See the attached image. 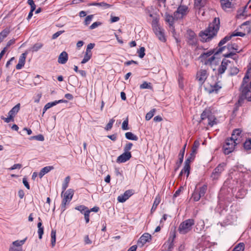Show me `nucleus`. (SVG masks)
I'll return each mask as SVG.
<instances>
[{"mask_svg": "<svg viewBox=\"0 0 251 251\" xmlns=\"http://www.w3.org/2000/svg\"><path fill=\"white\" fill-rule=\"evenodd\" d=\"M220 19L215 18L208 27L204 31H201L199 36L201 38L202 42H207L211 40L214 36H216L220 28Z\"/></svg>", "mask_w": 251, "mask_h": 251, "instance_id": "nucleus-1", "label": "nucleus"}, {"mask_svg": "<svg viewBox=\"0 0 251 251\" xmlns=\"http://www.w3.org/2000/svg\"><path fill=\"white\" fill-rule=\"evenodd\" d=\"M75 191L72 189H69L63 193L62 202L60 205L61 212H63L66 209V206L69 205L72 200Z\"/></svg>", "mask_w": 251, "mask_h": 251, "instance_id": "nucleus-2", "label": "nucleus"}, {"mask_svg": "<svg viewBox=\"0 0 251 251\" xmlns=\"http://www.w3.org/2000/svg\"><path fill=\"white\" fill-rule=\"evenodd\" d=\"M195 224L193 219H189L182 222L179 225L178 231L180 234H185L192 230V226Z\"/></svg>", "mask_w": 251, "mask_h": 251, "instance_id": "nucleus-3", "label": "nucleus"}, {"mask_svg": "<svg viewBox=\"0 0 251 251\" xmlns=\"http://www.w3.org/2000/svg\"><path fill=\"white\" fill-rule=\"evenodd\" d=\"M251 77V69H248L245 73V76L243 78L241 84L239 88V91H242L244 95L247 94L249 90L248 89V82L250 81V78Z\"/></svg>", "mask_w": 251, "mask_h": 251, "instance_id": "nucleus-4", "label": "nucleus"}, {"mask_svg": "<svg viewBox=\"0 0 251 251\" xmlns=\"http://www.w3.org/2000/svg\"><path fill=\"white\" fill-rule=\"evenodd\" d=\"M189 8L185 5H180L174 12L176 20L183 19L188 13Z\"/></svg>", "mask_w": 251, "mask_h": 251, "instance_id": "nucleus-5", "label": "nucleus"}, {"mask_svg": "<svg viewBox=\"0 0 251 251\" xmlns=\"http://www.w3.org/2000/svg\"><path fill=\"white\" fill-rule=\"evenodd\" d=\"M233 139H226L223 146V150L225 154H229L232 152L237 145L234 143Z\"/></svg>", "mask_w": 251, "mask_h": 251, "instance_id": "nucleus-6", "label": "nucleus"}, {"mask_svg": "<svg viewBox=\"0 0 251 251\" xmlns=\"http://www.w3.org/2000/svg\"><path fill=\"white\" fill-rule=\"evenodd\" d=\"M226 46H223V47H221L218 49L217 48L216 49L211 50L206 52H203L201 54V55L199 57V58L201 59V61L203 62L212 54H214V55H215L222 52L223 50L226 48Z\"/></svg>", "mask_w": 251, "mask_h": 251, "instance_id": "nucleus-7", "label": "nucleus"}, {"mask_svg": "<svg viewBox=\"0 0 251 251\" xmlns=\"http://www.w3.org/2000/svg\"><path fill=\"white\" fill-rule=\"evenodd\" d=\"M226 164L225 163L219 164L213 170L210 177L213 180H217L220 176L221 173L224 171Z\"/></svg>", "mask_w": 251, "mask_h": 251, "instance_id": "nucleus-8", "label": "nucleus"}, {"mask_svg": "<svg viewBox=\"0 0 251 251\" xmlns=\"http://www.w3.org/2000/svg\"><path fill=\"white\" fill-rule=\"evenodd\" d=\"M187 43L191 46H196L198 39L196 33L191 29L187 31Z\"/></svg>", "mask_w": 251, "mask_h": 251, "instance_id": "nucleus-9", "label": "nucleus"}, {"mask_svg": "<svg viewBox=\"0 0 251 251\" xmlns=\"http://www.w3.org/2000/svg\"><path fill=\"white\" fill-rule=\"evenodd\" d=\"M244 176V173L242 172H239L235 170L229 173V177L233 181H235L237 183H242V178Z\"/></svg>", "mask_w": 251, "mask_h": 251, "instance_id": "nucleus-10", "label": "nucleus"}, {"mask_svg": "<svg viewBox=\"0 0 251 251\" xmlns=\"http://www.w3.org/2000/svg\"><path fill=\"white\" fill-rule=\"evenodd\" d=\"M153 30L160 41L163 42H166V39L165 36L164 30L161 26L155 27Z\"/></svg>", "mask_w": 251, "mask_h": 251, "instance_id": "nucleus-11", "label": "nucleus"}, {"mask_svg": "<svg viewBox=\"0 0 251 251\" xmlns=\"http://www.w3.org/2000/svg\"><path fill=\"white\" fill-rule=\"evenodd\" d=\"M207 76L208 74L205 70H201L197 74V79L201 84H202L205 82Z\"/></svg>", "mask_w": 251, "mask_h": 251, "instance_id": "nucleus-12", "label": "nucleus"}, {"mask_svg": "<svg viewBox=\"0 0 251 251\" xmlns=\"http://www.w3.org/2000/svg\"><path fill=\"white\" fill-rule=\"evenodd\" d=\"M151 240V236L149 233H144L138 241V244L141 246H143L147 242H149Z\"/></svg>", "mask_w": 251, "mask_h": 251, "instance_id": "nucleus-13", "label": "nucleus"}, {"mask_svg": "<svg viewBox=\"0 0 251 251\" xmlns=\"http://www.w3.org/2000/svg\"><path fill=\"white\" fill-rule=\"evenodd\" d=\"M132 157L131 152L123 153L121 155L118 157L116 162L118 163H122L129 160Z\"/></svg>", "mask_w": 251, "mask_h": 251, "instance_id": "nucleus-14", "label": "nucleus"}, {"mask_svg": "<svg viewBox=\"0 0 251 251\" xmlns=\"http://www.w3.org/2000/svg\"><path fill=\"white\" fill-rule=\"evenodd\" d=\"M165 16V21L169 23L170 28H172L174 32H175L174 21L176 20L175 15L174 14V16H173L168 13H166Z\"/></svg>", "mask_w": 251, "mask_h": 251, "instance_id": "nucleus-15", "label": "nucleus"}, {"mask_svg": "<svg viewBox=\"0 0 251 251\" xmlns=\"http://www.w3.org/2000/svg\"><path fill=\"white\" fill-rule=\"evenodd\" d=\"M133 194V192L132 190H126L124 194L118 196L117 199L118 201L120 202H124Z\"/></svg>", "mask_w": 251, "mask_h": 251, "instance_id": "nucleus-16", "label": "nucleus"}, {"mask_svg": "<svg viewBox=\"0 0 251 251\" xmlns=\"http://www.w3.org/2000/svg\"><path fill=\"white\" fill-rule=\"evenodd\" d=\"M176 237V234L175 231L170 233V236L168 240V248L167 251H172L174 247V240Z\"/></svg>", "mask_w": 251, "mask_h": 251, "instance_id": "nucleus-17", "label": "nucleus"}, {"mask_svg": "<svg viewBox=\"0 0 251 251\" xmlns=\"http://www.w3.org/2000/svg\"><path fill=\"white\" fill-rule=\"evenodd\" d=\"M212 113V111L210 108L205 109L201 115V120L200 122L206 125L205 121L208 119Z\"/></svg>", "mask_w": 251, "mask_h": 251, "instance_id": "nucleus-18", "label": "nucleus"}, {"mask_svg": "<svg viewBox=\"0 0 251 251\" xmlns=\"http://www.w3.org/2000/svg\"><path fill=\"white\" fill-rule=\"evenodd\" d=\"M232 0H221V5L224 10H226L228 8H234V4L230 1Z\"/></svg>", "mask_w": 251, "mask_h": 251, "instance_id": "nucleus-19", "label": "nucleus"}, {"mask_svg": "<svg viewBox=\"0 0 251 251\" xmlns=\"http://www.w3.org/2000/svg\"><path fill=\"white\" fill-rule=\"evenodd\" d=\"M220 81L216 82L214 84L211 85L210 88L208 89L207 91L209 94L216 93L217 94L219 91L222 88V86L220 84Z\"/></svg>", "mask_w": 251, "mask_h": 251, "instance_id": "nucleus-20", "label": "nucleus"}, {"mask_svg": "<svg viewBox=\"0 0 251 251\" xmlns=\"http://www.w3.org/2000/svg\"><path fill=\"white\" fill-rule=\"evenodd\" d=\"M26 55V52H24L21 54L19 58V63L16 66V68L17 70H20L24 66L25 62V58Z\"/></svg>", "mask_w": 251, "mask_h": 251, "instance_id": "nucleus-21", "label": "nucleus"}, {"mask_svg": "<svg viewBox=\"0 0 251 251\" xmlns=\"http://www.w3.org/2000/svg\"><path fill=\"white\" fill-rule=\"evenodd\" d=\"M68 59V53L66 51H64L59 55L58 62L60 64H64L67 62Z\"/></svg>", "mask_w": 251, "mask_h": 251, "instance_id": "nucleus-22", "label": "nucleus"}, {"mask_svg": "<svg viewBox=\"0 0 251 251\" xmlns=\"http://www.w3.org/2000/svg\"><path fill=\"white\" fill-rule=\"evenodd\" d=\"M216 120V118L212 113L211 115L207 119V122H205V123L207 126H210L212 127L214 125L217 124Z\"/></svg>", "mask_w": 251, "mask_h": 251, "instance_id": "nucleus-23", "label": "nucleus"}, {"mask_svg": "<svg viewBox=\"0 0 251 251\" xmlns=\"http://www.w3.org/2000/svg\"><path fill=\"white\" fill-rule=\"evenodd\" d=\"M20 108V103H18L14 106L8 112V115H10L14 117L16 114L19 112Z\"/></svg>", "mask_w": 251, "mask_h": 251, "instance_id": "nucleus-24", "label": "nucleus"}, {"mask_svg": "<svg viewBox=\"0 0 251 251\" xmlns=\"http://www.w3.org/2000/svg\"><path fill=\"white\" fill-rule=\"evenodd\" d=\"M70 181V176H67V177H66V178H65L64 181L63 183L62 186V193L61 194V197H62L63 193L65 191V190L68 187Z\"/></svg>", "mask_w": 251, "mask_h": 251, "instance_id": "nucleus-25", "label": "nucleus"}, {"mask_svg": "<svg viewBox=\"0 0 251 251\" xmlns=\"http://www.w3.org/2000/svg\"><path fill=\"white\" fill-rule=\"evenodd\" d=\"M161 201V197L160 196L157 195L154 201V202L153 203L151 209V212L152 213L154 211H155L156 209L157 208V206L159 204Z\"/></svg>", "mask_w": 251, "mask_h": 251, "instance_id": "nucleus-26", "label": "nucleus"}, {"mask_svg": "<svg viewBox=\"0 0 251 251\" xmlns=\"http://www.w3.org/2000/svg\"><path fill=\"white\" fill-rule=\"evenodd\" d=\"M10 32V28L6 27L0 33V43L7 36Z\"/></svg>", "mask_w": 251, "mask_h": 251, "instance_id": "nucleus-27", "label": "nucleus"}, {"mask_svg": "<svg viewBox=\"0 0 251 251\" xmlns=\"http://www.w3.org/2000/svg\"><path fill=\"white\" fill-rule=\"evenodd\" d=\"M125 137L128 140L137 141L138 137L131 132H127L125 133Z\"/></svg>", "mask_w": 251, "mask_h": 251, "instance_id": "nucleus-28", "label": "nucleus"}, {"mask_svg": "<svg viewBox=\"0 0 251 251\" xmlns=\"http://www.w3.org/2000/svg\"><path fill=\"white\" fill-rule=\"evenodd\" d=\"M26 238L22 240H16L12 243L11 246H14L16 248H22V246L25 243Z\"/></svg>", "mask_w": 251, "mask_h": 251, "instance_id": "nucleus-29", "label": "nucleus"}, {"mask_svg": "<svg viewBox=\"0 0 251 251\" xmlns=\"http://www.w3.org/2000/svg\"><path fill=\"white\" fill-rule=\"evenodd\" d=\"M92 53L90 52H85L84 56L82 60L81 61L82 64H84L87 62L92 57Z\"/></svg>", "mask_w": 251, "mask_h": 251, "instance_id": "nucleus-30", "label": "nucleus"}, {"mask_svg": "<svg viewBox=\"0 0 251 251\" xmlns=\"http://www.w3.org/2000/svg\"><path fill=\"white\" fill-rule=\"evenodd\" d=\"M57 104V102H56V100L54 101H52V102H48L44 106L43 109V113L44 114L45 113V112L49 108H50V107L53 106H55Z\"/></svg>", "mask_w": 251, "mask_h": 251, "instance_id": "nucleus-31", "label": "nucleus"}, {"mask_svg": "<svg viewBox=\"0 0 251 251\" xmlns=\"http://www.w3.org/2000/svg\"><path fill=\"white\" fill-rule=\"evenodd\" d=\"M245 249V244L243 243L238 244L232 250V251H244Z\"/></svg>", "mask_w": 251, "mask_h": 251, "instance_id": "nucleus-32", "label": "nucleus"}, {"mask_svg": "<svg viewBox=\"0 0 251 251\" xmlns=\"http://www.w3.org/2000/svg\"><path fill=\"white\" fill-rule=\"evenodd\" d=\"M244 148L246 150H251V138H247L243 144Z\"/></svg>", "mask_w": 251, "mask_h": 251, "instance_id": "nucleus-33", "label": "nucleus"}, {"mask_svg": "<svg viewBox=\"0 0 251 251\" xmlns=\"http://www.w3.org/2000/svg\"><path fill=\"white\" fill-rule=\"evenodd\" d=\"M207 185L206 184H204L200 188V190L198 191L199 195H200L201 197H203L207 191Z\"/></svg>", "mask_w": 251, "mask_h": 251, "instance_id": "nucleus-34", "label": "nucleus"}, {"mask_svg": "<svg viewBox=\"0 0 251 251\" xmlns=\"http://www.w3.org/2000/svg\"><path fill=\"white\" fill-rule=\"evenodd\" d=\"M56 242V231L52 230L51 232V244L52 247H53L55 245Z\"/></svg>", "mask_w": 251, "mask_h": 251, "instance_id": "nucleus-35", "label": "nucleus"}, {"mask_svg": "<svg viewBox=\"0 0 251 251\" xmlns=\"http://www.w3.org/2000/svg\"><path fill=\"white\" fill-rule=\"evenodd\" d=\"M226 69L227 66L225 64H223V63L221 62V64L218 69V75H220L224 73Z\"/></svg>", "mask_w": 251, "mask_h": 251, "instance_id": "nucleus-36", "label": "nucleus"}, {"mask_svg": "<svg viewBox=\"0 0 251 251\" xmlns=\"http://www.w3.org/2000/svg\"><path fill=\"white\" fill-rule=\"evenodd\" d=\"M194 157L195 156L192 153H191L190 156L185 160L184 166L190 167V163L194 160Z\"/></svg>", "mask_w": 251, "mask_h": 251, "instance_id": "nucleus-37", "label": "nucleus"}, {"mask_svg": "<svg viewBox=\"0 0 251 251\" xmlns=\"http://www.w3.org/2000/svg\"><path fill=\"white\" fill-rule=\"evenodd\" d=\"M199 146H200L199 141L198 140L195 141L194 142L192 148V152L191 153H192L193 155H194V154L196 153L197 151Z\"/></svg>", "mask_w": 251, "mask_h": 251, "instance_id": "nucleus-38", "label": "nucleus"}, {"mask_svg": "<svg viewBox=\"0 0 251 251\" xmlns=\"http://www.w3.org/2000/svg\"><path fill=\"white\" fill-rule=\"evenodd\" d=\"M239 72V70L236 67H231L229 69V75L233 76L236 75Z\"/></svg>", "mask_w": 251, "mask_h": 251, "instance_id": "nucleus-39", "label": "nucleus"}, {"mask_svg": "<svg viewBox=\"0 0 251 251\" xmlns=\"http://www.w3.org/2000/svg\"><path fill=\"white\" fill-rule=\"evenodd\" d=\"M140 88L141 89H151L152 88L151 83L150 82L148 83L146 81H144L142 84L140 86Z\"/></svg>", "mask_w": 251, "mask_h": 251, "instance_id": "nucleus-40", "label": "nucleus"}, {"mask_svg": "<svg viewBox=\"0 0 251 251\" xmlns=\"http://www.w3.org/2000/svg\"><path fill=\"white\" fill-rule=\"evenodd\" d=\"M201 198V196L199 195L198 191L195 190L192 194V198L195 201H198L200 200Z\"/></svg>", "mask_w": 251, "mask_h": 251, "instance_id": "nucleus-41", "label": "nucleus"}, {"mask_svg": "<svg viewBox=\"0 0 251 251\" xmlns=\"http://www.w3.org/2000/svg\"><path fill=\"white\" fill-rule=\"evenodd\" d=\"M158 22L159 19L156 17L153 18L151 22V25L153 29H154V28L155 27L157 28V27H160V26L158 24Z\"/></svg>", "mask_w": 251, "mask_h": 251, "instance_id": "nucleus-42", "label": "nucleus"}, {"mask_svg": "<svg viewBox=\"0 0 251 251\" xmlns=\"http://www.w3.org/2000/svg\"><path fill=\"white\" fill-rule=\"evenodd\" d=\"M75 208V209L79 211L82 214H84V211L88 210V208L83 205L77 206Z\"/></svg>", "mask_w": 251, "mask_h": 251, "instance_id": "nucleus-43", "label": "nucleus"}, {"mask_svg": "<svg viewBox=\"0 0 251 251\" xmlns=\"http://www.w3.org/2000/svg\"><path fill=\"white\" fill-rule=\"evenodd\" d=\"M155 111V109H152L150 112L147 113L145 117L146 120L147 121H149L151 119L153 116Z\"/></svg>", "mask_w": 251, "mask_h": 251, "instance_id": "nucleus-44", "label": "nucleus"}, {"mask_svg": "<svg viewBox=\"0 0 251 251\" xmlns=\"http://www.w3.org/2000/svg\"><path fill=\"white\" fill-rule=\"evenodd\" d=\"M242 130L240 128L235 129L232 131V136H236L238 139H240L241 138Z\"/></svg>", "mask_w": 251, "mask_h": 251, "instance_id": "nucleus-45", "label": "nucleus"}, {"mask_svg": "<svg viewBox=\"0 0 251 251\" xmlns=\"http://www.w3.org/2000/svg\"><path fill=\"white\" fill-rule=\"evenodd\" d=\"M43 46V44L41 43H37L35 44L32 47V51H37Z\"/></svg>", "mask_w": 251, "mask_h": 251, "instance_id": "nucleus-46", "label": "nucleus"}, {"mask_svg": "<svg viewBox=\"0 0 251 251\" xmlns=\"http://www.w3.org/2000/svg\"><path fill=\"white\" fill-rule=\"evenodd\" d=\"M227 49L230 50H235V51H237L238 50V45L236 43L233 44H228L227 45ZM236 52V51H235Z\"/></svg>", "mask_w": 251, "mask_h": 251, "instance_id": "nucleus-47", "label": "nucleus"}, {"mask_svg": "<svg viewBox=\"0 0 251 251\" xmlns=\"http://www.w3.org/2000/svg\"><path fill=\"white\" fill-rule=\"evenodd\" d=\"M133 146V144L130 142H128L126 144L124 148V151L125 152H130L129 151L131 149Z\"/></svg>", "mask_w": 251, "mask_h": 251, "instance_id": "nucleus-48", "label": "nucleus"}, {"mask_svg": "<svg viewBox=\"0 0 251 251\" xmlns=\"http://www.w3.org/2000/svg\"><path fill=\"white\" fill-rule=\"evenodd\" d=\"M145 49L144 47H140L139 50H137V53H138V56L140 58H143L145 55Z\"/></svg>", "mask_w": 251, "mask_h": 251, "instance_id": "nucleus-49", "label": "nucleus"}, {"mask_svg": "<svg viewBox=\"0 0 251 251\" xmlns=\"http://www.w3.org/2000/svg\"><path fill=\"white\" fill-rule=\"evenodd\" d=\"M115 120L113 118L110 119L109 120L108 123L106 125V126L105 127V129L106 130H110L112 127L114 123L115 122Z\"/></svg>", "mask_w": 251, "mask_h": 251, "instance_id": "nucleus-50", "label": "nucleus"}, {"mask_svg": "<svg viewBox=\"0 0 251 251\" xmlns=\"http://www.w3.org/2000/svg\"><path fill=\"white\" fill-rule=\"evenodd\" d=\"M93 17V15H90L87 16L85 19V20L84 21V24L85 25H89L90 24L91 22L92 21Z\"/></svg>", "mask_w": 251, "mask_h": 251, "instance_id": "nucleus-51", "label": "nucleus"}, {"mask_svg": "<svg viewBox=\"0 0 251 251\" xmlns=\"http://www.w3.org/2000/svg\"><path fill=\"white\" fill-rule=\"evenodd\" d=\"M190 169H191V167H188V166H184L183 169L181 171L184 174H186V177L187 178H188L189 176L190 172Z\"/></svg>", "mask_w": 251, "mask_h": 251, "instance_id": "nucleus-52", "label": "nucleus"}, {"mask_svg": "<svg viewBox=\"0 0 251 251\" xmlns=\"http://www.w3.org/2000/svg\"><path fill=\"white\" fill-rule=\"evenodd\" d=\"M128 117L123 122L122 128L123 130H126L129 129L128 126Z\"/></svg>", "mask_w": 251, "mask_h": 251, "instance_id": "nucleus-53", "label": "nucleus"}, {"mask_svg": "<svg viewBox=\"0 0 251 251\" xmlns=\"http://www.w3.org/2000/svg\"><path fill=\"white\" fill-rule=\"evenodd\" d=\"M246 35V34L242 32L237 31L236 30L231 33V36L233 37L235 36H241L244 37Z\"/></svg>", "mask_w": 251, "mask_h": 251, "instance_id": "nucleus-54", "label": "nucleus"}, {"mask_svg": "<svg viewBox=\"0 0 251 251\" xmlns=\"http://www.w3.org/2000/svg\"><path fill=\"white\" fill-rule=\"evenodd\" d=\"M183 158H178V160L176 162V167L175 168V171L176 172L181 166L182 163L183 162Z\"/></svg>", "mask_w": 251, "mask_h": 251, "instance_id": "nucleus-55", "label": "nucleus"}, {"mask_svg": "<svg viewBox=\"0 0 251 251\" xmlns=\"http://www.w3.org/2000/svg\"><path fill=\"white\" fill-rule=\"evenodd\" d=\"M178 81L179 87L180 89H183L184 88L183 78L180 75H178Z\"/></svg>", "mask_w": 251, "mask_h": 251, "instance_id": "nucleus-56", "label": "nucleus"}, {"mask_svg": "<svg viewBox=\"0 0 251 251\" xmlns=\"http://www.w3.org/2000/svg\"><path fill=\"white\" fill-rule=\"evenodd\" d=\"M54 169V167L52 166H48L44 167L41 169V171H43V172L45 173V174H47L51 170H53Z\"/></svg>", "mask_w": 251, "mask_h": 251, "instance_id": "nucleus-57", "label": "nucleus"}, {"mask_svg": "<svg viewBox=\"0 0 251 251\" xmlns=\"http://www.w3.org/2000/svg\"><path fill=\"white\" fill-rule=\"evenodd\" d=\"M27 3L30 6V10L35 11L36 6L33 0H27Z\"/></svg>", "mask_w": 251, "mask_h": 251, "instance_id": "nucleus-58", "label": "nucleus"}, {"mask_svg": "<svg viewBox=\"0 0 251 251\" xmlns=\"http://www.w3.org/2000/svg\"><path fill=\"white\" fill-rule=\"evenodd\" d=\"M215 57L214 55H213L209 57V58H207L203 62H204V64L205 65L211 64L212 63V62L215 60Z\"/></svg>", "mask_w": 251, "mask_h": 251, "instance_id": "nucleus-59", "label": "nucleus"}, {"mask_svg": "<svg viewBox=\"0 0 251 251\" xmlns=\"http://www.w3.org/2000/svg\"><path fill=\"white\" fill-rule=\"evenodd\" d=\"M186 144H185L183 148L180 151V152L178 154V158H184V153H185V148H186Z\"/></svg>", "mask_w": 251, "mask_h": 251, "instance_id": "nucleus-60", "label": "nucleus"}, {"mask_svg": "<svg viewBox=\"0 0 251 251\" xmlns=\"http://www.w3.org/2000/svg\"><path fill=\"white\" fill-rule=\"evenodd\" d=\"M102 24V23L100 22H96L92 24L90 26L89 29H93L97 27L98 26Z\"/></svg>", "mask_w": 251, "mask_h": 251, "instance_id": "nucleus-61", "label": "nucleus"}, {"mask_svg": "<svg viewBox=\"0 0 251 251\" xmlns=\"http://www.w3.org/2000/svg\"><path fill=\"white\" fill-rule=\"evenodd\" d=\"M83 214L84 215V218H85L86 223H89V221H90V219H89L90 213H89V211H88V210L84 211V213Z\"/></svg>", "mask_w": 251, "mask_h": 251, "instance_id": "nucleus-62", "label": "nucleus"}, {"mask_svg": "<svg viewBox=\"0 0 251 251\" xmlns=\"http://www.w3.org/2000/svg\"><path fill=\"white\" fill-rule=\"evenodd\" d=\"M195 5L197 7H203L204 6V4L202 1V0H195Z\"/></svg>", "mask_w": 251, "mask_h": 251, "instance_id": "nucleus-63", "label": "nucleus"}, {"mask_svg": "<svg viewBox=\"0 0 251 251\" xmlns=\"http://www.w3.org/2000/svg\"><path fill=\"white\" fill-rule=\"evenodd\" d=\"M245 16V14H244V10H242V8H239L237 10V14L236 17L237 18H241V16Z\"/></svg>", "mask_w": 251, "mask_h": 251, "instance_id": "nucleus-64", "label": "nucleus"}]
</instances>
